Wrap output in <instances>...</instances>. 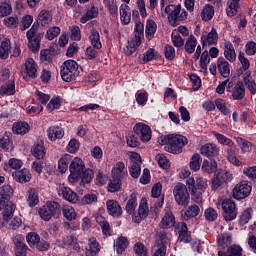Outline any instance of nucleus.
<instances>
[{
    "mask_svg": "<svg viewBox=\"0 0 256 256\" xmlns=\"http://www.w3.org/2000/svg\"><path fill=\"white\" fill-rule=\"evenodd\" d=\"M145 37V26L141 22H137L134 28V37L128 41L124 48L126 55H133L137 51V47L141 45L142 39Z\"/></svg>",
    "mask_w": 256,
    "mask_h": 256,
    "instance_id": "1",
    "label": "nucleus"
},
{
    "mask_svg": "<svg viewBox=\"0 0 256 256\" xmlns=\"http://www.w3.org/2000/svg\"><path fill=\"white\" fill-rule=\"evenodd\" d=\"M37 31H39V24H33L30 30L26 33L28 48L32 53L39 52V49H41V39H43L45 35L44 33Z\"/></svg>",
    "mask_w": 256,
    "mask_h": 256,
    "instance_id": "2",
    "label": "nucleus"
},
{
    "mask_svg": "<svg viewBox=\"0 0 256 256\" xmlns=\"http://www.w3.org/2000/svg\"><path fill=\"white\" fill-rule=\"evenodd\" d=\"M63 81L71 83L79 77V64L75 60H67L63 63L60 71Z\"/></svg>",
    "mask_w": 256,
    "mask_h": 256,
    "instance_id": "3",
    "label": "nucleus"
},
{
    "mask_svg": "<svg viewBox=\"0 0 256 256\" xmlns=\"http://www.w3.org/2000/svg\"><path fill=\"white\" fill-rule=\"evenodd\" d=\"M165 13L168 15V21L172 27H177L181 21L187 19V12H181V5H168L165 8Z\"/></svg>",
    "mask_w": 256,
    "mask_h": 256,
    "instance_id": "4",
    "label": "nucleus"
},
{
    "mask_svg": "<svg viewBox=\"0 0 256 256\" xmlns=\"http://www.w3.org/2000/svg\"><path fill=\"white\" fill-rule=\"evenodd\" d=\"M39 215L43 221H51L53 217L57 219L61 215V205L57 202H48L40 208Z\"/></svg>",
    "mask_w": 256,
    "mask_h": 256,
    "instance_id": "5",
    "label": "nucleus"
},
{
    "mask_svg": "<svg viewBox=\"0 0 256 256\" xmlns=\"http://www.w3.org/2000/svg\"><path fill=\"white\" fill-rule=\"evenodd\" d=\"M187 143H189V141L187 140V137L172 134V137L170 138V144H168L167 146H164V149L168 153L179 155V153H182L183 147H185Z\"/></svg>",
    "mask_w": 256,
    "mask_h": 256,
    "instance_id": "6",
    "label": "nucleus"
},
{
    "mask_svg": "<svg viewBox=\"0 0 256 256\" xmlns=\"http://www.w3.org/2000/svg\"><path fill=\"white\" fill-rule=\"evenodd\" d=\"M173 195L178 205H181L182 207L189 205L190 196L185 184L178 183L173 189Z\"/></svg>",
    "mask_w": 256,
    "mask_h": 256,
    "instance_id": "7",
    "label": "nucleus"
},
{
    "mask_svg": "<svg viewBox=\"0 0 256 256\" xmlns=\"http://www.w3.org/2000/svg\"><path fill=\"white\" fill-rule=\"evenodd\" d=\"M69 169L71 174L69 175L68 179L70 183H75V181H78L79 177H81V174L85 169V163H83V160H81V158L76 157L70 163Z\"/></svg>",
    "mask_w": 256,
    "mask_h": 256,
    "instance_id": "8",
    "label": "nucleus"
},
{
    "mask_svg": "<svg viewBox=\"0 0 256 256\" xmlns=\"http://www.w3.org/2000/svg\"><path fill=\"white\" fill-rule=\"evenodd\" d=\"M186 185L191 193L203 194L207 189V180L205 178H188Z\"/></svg>",
    "mask_w": 256,
    "mask_h": 256,
    "instance_id": "9",
    "label": "nucleus"
},
{
    "mask_svg": "<svg viewBox=\"0 0 256 256\" xmlns=\"http://www.w3.org/2000/svg\"><path fill=\"white\" fill-rule=\"evenodd\" d=\"M221 205L224 211L223 217L225 221H233V219H237V206L233 200L224 199Z\"/></svg>",
    "mask_w": 256,
    "mask_h": 256,
    "instance_id": "10",
    "label": "nucleus"
},
{
    "mask_svg": "<svg viewBox=\"0 0 256 256\" xmlns=\"http://www.w3.org/2000/svg\"><path fill=\"white\" fill-rule=\"evenodd\" d=\"M143 161L141 160V155L139 153H132L130 156V167L129 173L133 179H139L141 175V165Z\"/></svg>",
    "mask_w": 256,
    "mask_h": 256,
    "instance_id": "11",
    "label": "nucleus"
},
{
    "mask_svg": "<svg viewBox=\"0 0 256 256\" xmlns=\"http://www.w3.org/2000/svg\"><path fill=\"white\" fill-rule=\"evenodd\" d=\"M134 133L138 135L140 141L149 143L151 141V127L146 124L138 123L134 126Z\"/></svg>",
    "mask_w": 256,
    "mask_h": 256,
    "instance_id": "12",
    "label": "nucleus"
},
{
    "mask_svg": "<svg viewBox=\"0 0 256 256\" xmlns=\"http://www.w3.org/2000/svg\"><path fill=\"white\" fill-rule=\"evenodd\" d=\"M251 194V187L247 182H241L236 185L233 189V197L234 199H245V197H249Z\"/></svg>",
    "mask_w": 256,
    "mask_h": 256,
    "instance_id": "13",
    "label": "nucleus"
},
{
    "mask_svg": "<svg viewBox=\"0 0 256 256\" xmlns=\"http://www.w3.org/2000/svg\"><path fill=\"white\" fill-rule=\"evenodd\" d=\"M201 41L203 47H211V45H217V41H219V34H217V30L212 28L209 33L203 34Z\"/></svg>",
    "mask_w": 256,
    "mask_h": 256,
    "instance_id": "14",
    "label": "nucleus"
},
{
    "mask_svg": "<svg viewBox=\"0 0 256 256\" xmlns=\"http://www.w3.org/2000/svg\"><path fill=\"white\" fill-rule=\"evenodd\" d=\"M53 21V15L51 12L47 10H42L37 18V23H34V25H41V27H49L51 25V22Z\"/></svg>",
    "mask_w": 256,
    "mask_h": 256,
    "instance_id": "15",
    "label": "nucleus"
},
{
    "mask_svg": "<svg viewBox=\"0 0 256 256\" xmlns=\"http://www.w3.org/2000/svg\"><path fill=\"white\" fill-rule=\"evenodd\" d=\"M200 153L204 157H217L219 155V147L214 143H207L200 148Z\"/></svg>",
    "mask_w": 256,
    "mask_h": 256,
    "instance_id": "16",
    "label": "nucleus"
},
{
    "mask_svg": "<svg viewBox=\"0 0 256 256\" xmlns=\"http://www.w3.org/2000/svg\"><path fill=\"white\" fill-rule=\"evenodd\" d=\"M106 207L109 215L112 217H121L123 214V209L121 208V205H119V202L115 200H108L106 202Z\"/></svg>",
    "mask_w": 256,
    "mask_h": 256,
    "instance_id": "17",
    "label": "nucleus"
},
{
    "mask_svg": "<svg viewBox=\"0 0 256 256\" xmlns=\"http://www.w3.org/2000/svg\"><path fill=\"white\" fill-rule=\"evenodd\" d=\"M127 168H125L124 162H117L112 169V177L114 179H126L127 177Z\"/></svg>",
    "mask_w": 256,
    "mask_h": 256,
    "instance_id": "18",
    "label": "nucleus"
},
{
    "mask_svg": "<svg viewBox=\"0 0 256 256\" xmlns=\"http://www.w3.org/2000/svg\"><path fill=\"white\" fill-rule=\"evenodd\" d=\"M13 179L18 183H29L31 181V172L27 168L16 170L12 174Z\"/></svg>",
    "mask_w": 256,
    "mask_h": 256,
    "instance_id": "19",
    "label": "nucleus"
},
{
    "mask_svg": "<svg viewBox=\"0 0 256 256\" xmlns=\"http://www.w3.org/2000/svg\"><path fill=\"white\" fill-rule=\"evenodd\" d=\"M59 195L69 203H77V201H79V197L77 196V193L72 191V189L69 187H62L59 191Z\"/></svg>",
    "mask_w": 256,
    "mask_h": 256,
    "instance_id": "20",
    "label": "nucleus"
},
{
    "mask_svg": "<svg viewBox=\"0 0 256 256\" xmlns=\"http://www.w3.org/2000/svg\"><path fill=\"white\" fill-rule=\"evenodd\" d=\"M217 68L218 71L220 73V75H222V77H229V75H231V68L229 67V62H227V60H225V58L220 57L217 60Z\"/></svg>",
    "mask_w": 256,
    "mask_h": 256,
    "instance_id": "21",
    "label": "nucleus"
},
{
    "mask_svg": "<svg viewBox=\"0 0 256 256\" xmlns=\"http://www.w3.org/2000/svg\"><path fill=\"white\" fill-rule=\"evenodd\" d=\"M232 98L234 101H241L245 99V85L242 81H238L232 91Z\"/></svg>",
    "mask_w": 256,
    "mask_h": 256,
    "instance_id": "22",
    "label": "nucleus"
},
{
    "mask_svg": "<svg viewBox=\"0 0 256 256\" xmlns=\"http://www.w3.org/2000/svg\"><path fill=\"white\" fill-rule=\"evenodd\" d=\"M47 133L50 141H57V139H63V136L65 135V131H63V128L59 126H52L48 128Z\"/></svg>",
    "mask_w": 256,
    "mask_h": 256,
    "instance_id": "23",
    "label": "nucleus"
},
{
    "mask_svg": "<svg viewBox=\"0 0 256 256\" xmlns=\"http://www.w3.org/2000/svg\"><path fill=\"white\" fill-rule=\"evenodd\" d=\"M15 209H17V207L13 202L9 203L8 205L4 206V208H2V217L5 223H9L13 219Z\"/></svg>",
    "mask_w": 256,
    "mask_h": 256,
    "instance_id": "24",
    "label": "nucleus"
},
{
    "mask_svg": "<svg viewBox=\"0 0 256 256\" xmlns=\"http://www.w3.org/2000/svg\"><path fill=\"white\" fill-rule=\"evenodd\" d=\"M149 215V206H147V200H141L138 215L134 217L135 223H139L141 219H146Z\"/></svg>",
    "mask_w": 256,
    "mask_h": 256,
    "instance_id": "25",
    "label": "nucleus"
},
{
    "mask_svg": "<svg viewBox=\"0 0 256 256\" xmlns=\"http://www.w3.org/2000/svg\"><path fill=\"white\" fill-rule=\"evenodd\" d=\"M24 65L28 77H31V79L37 78V63H35V60L28 58Z\"/></svg>",
    "mask_w": 256,
    "mask_h": 256,
    "instance_id": "26",
    "label": "nucleus"
},
{
    "mask_svg": "<svg viewBox=\"0 0 256 256\" xmlns=\"http://www.w3.org/2000/svg\"><path fill=\"white\" fill-rule=\"evenodd\" d=\"M159 225L161 229H169L173 227L175 225V216L173 213L170 211L165 212V215Z\"/></svg>",
    "mask_w": 256,
    "mask_h": 256,
    "instance_id": "27",
    "label": "nucleus"
},
{
    "mask_svg": "<svg viewBox=\"0 0 256 256\" xmlns=\"http://www.w3.org/2000/svg\"><path fill=\"white\" fill-rule=\"evenodd\" d=\"M131 9L129 5L122 4L120 6V19L124 25H129L131 23Z\"/></svg>",
    "mask_w": 256,
    "mask_h": 256,
    "instance_id": "28",
    "label": "nucleus"
},
{
    "mask_svg": "<svg viewBox=\"0 0 256 256\" xmlns=\"http://www.w3.org/2000/svg\"><path fill=\"white\" fill-rule=\"evenodd\" d=\"M224 55L225 58L233 63L237 59V54L235 53V48L231 42H226L224 45Z\"/></svg>",
    "mask_w": 256,
    "mask_h": 256,
    "instance_id": "29",
    "label": "nucleus"
},
{
    "mask_svg": "<svg viewBox=\"0 0 256 256\" xmlns=\"http://www.w3.org/2000/svg\"><path fill=\"white\" fill-rule=\"evenodd\" d=\"M32 155L35 157V159H44L45 158V146L43 144V141H40L33 145L32 149Z\"/></svg>",
    "mask_w": 256,
    "mask_h": 256,
    "instance_id": "30",
    "label": "nucleus"
},
{
    "mask_svg": "<svg viewBox=\"0 0 256 256\" xmlns=\"http://www.w3.org/2000/svg\"><path fill=\"white\" fill-rule=\"evenodd\" d=\"M29 129H31V127L27 122H17L12 127V131L17 135H25L29 133Z\"/></svg>",
    "mask_w": 256,
    "mask_h": 256,
    "instance_id": "31",
    "label": "nucleus"
},
{
    "mask_svg": "<svg viewBox=\"0 0 256 256\" xmlns=\"http://www.w3.org/2000/svg\"><path fill=\"white\" fill-rule=\"evenodd\" d=\"M243 255V248L241 246L232 245L230 246L226 253L225 252H218V256H241Z\"/></svg>",
    "mask_w": 256,
    "mask_h": 256,
    "instance_id": "32",
    "label": "nucleus"
},
{
    "mask_svg": "<svg viewBox=\"0 0 256 256\" xmlns=\"http://www.w3.org/2000/svg\"><path fill=\"white\" fill-rule=\"evenodd\" d=\"M99 243L97 242V239L95 237H91L89 239V248L86 249V256H97V253H99Z\"/></svg>",
    "mask_w": 256,
    "mask_h": 256,
    "instance_id": "33",
    "label": "nucleus"
},
{
    "mask_svg": "<svg viewBox=\"0 0 256 256\" xmlns=\"http://www.w3.org/2000/svg\"><path fill=\"white\" fill-rule=\"evenodd\" d=\"M27 203L29 207H35L39 203V194L35 188H30L27 191Z\"/></svg>",
    "mask_w": 256,
    "mask_h": 256,
    "instance_id": "34",
    "label": "nucleus"
},
{
    "mask_svg": "<svg viewBox=\"0 0 256 256\" xmlns=\"http://www.w3.org/2000/svg\"><path fill=\"white\" fill-rule=\"evenodd\" d=\"M89 39H90L91 45H92V47H94V49H101V47H102L101 36H99V31H97V29L94 28L90 31Z\"/></svg>",
    "mask_w": 256,
    "mask_h": 256,
    "instance_id": "35",
    "label": "nucleus"
},
{
    "mask_svg": "<svg viewBox=\"0 0 256 256\" xmlns=\"http://www.w3.org/2000/svg\"><path fill=\"white\" fill-rule=\"evenodd\" d=\"M244 85L248 88L251 95L256 94V83L250 73H246L243 78Z\"/></svg>",
    "mask_w": 256,
    "mask_h": 256,
    "instance_id": "36",
    "label": "nucleus"
},
{
    "mask_svg": "<svg viewBox=\"0 0 256 256\" xmlns=\"http://www.w3.org/2000/svg\"><path fill=\"white\" fill-rule=\"evenodd\" d=\"M145 33L148 41H151V39L155 37V33H157V23L153 20H148L146 23Z\"/></svg>",
    "mask_w": 256,
    "mask_h": 256,
    "instance_id": "37",
    "label": "nucleus"
},
{
    "mask_svg": "<svg viewBox=\"0 0 256 256\" xmlns=\"http://www.w3.org/2000/svg\"><path fill=\"white\" fill-rule=\"evenodd\" d=\"M96 223L101 227L103 235H111V225H109V222L105 217H96Z\"/></svg>",
    "mask_w": 256,
    "mask_h": 256,
    "instance_id": "38",
    "label": "nucleus"
},
{
    "mask_svg": "<svg viewBox=\"0 0 256 256\" xmlns=\"http://www.w3.org/2000/svg\"><path fill=\"white\" fill-rule=\"evenodd\" d=\"M69 163H71V155L66 154L62 156L58 161V169L60 173H66L69 168Z\"/></svg>",
    "mask_w": 256,
    "mask_h": 256,
    "instance_id": "39",
    "label": "nucleus"
},
{
    "mask_svg": "<svg viewBox=\"0 0 256 256\" xmlns=\"http://www.w3.org/2000/svg\"><path fill=\"white\" fill-rule=\"evenodd\" d=\"M240 1L241 0H229L228 1V7L226 8L228 17H235V15H237Z\"/></svg>",
    "mask_w": 256,
    "mask_h": 256,
    "instance_id": "40",
    "label": "nucleus"
},
{
    "mask_svg": "<svg viewBox=\"0 0 256 256\" xmlns=\"http://www.w3.org/2000/svg\"><path fill=\"white\" fill-rule=\"evenodd\" d=\"M195 47H197V39L195 36L190 35L185 42L184 49L186 53L191 55L192 53H195Z\"/></svg>",
    "mask_w": 256,
    "mask_h": 256,
    "instance_id": "41",
    "label": "nucleus"
},
{
    "mask_svg": "<svg viewBox=\"0 0 256 256\" xmlns=\"http://www.w3.org/2000/svg\"><path fill=\"white\" fill-rule=\"evenodd\" d=\"M114 247L119 255L129 247V241H127V238L120 237L116 240Z\"/></svg>",
    "mask_w": 256,
    "mask_h": 256,
    "instance_id": "42",
    "label": "nucleus"
},
{
    "mask_svg": "<svg viewBox=\"0 0 256 256\" xmlns=\"http://www.w3.org/2000/svg\"><path fill=\"white\" fill-rule=\"evenodd\" d=\"M202 171L204 173H208V175H210L211 173H215V171H217V162L214 160L210 162L207 160H204L202 164Z\"/></svg>",
    "mask_w": 256,
    "mask_h": 256,
    "instance_id": "43",
    "label": "nucleus"
},
{
    "mask_svg": "<svg viewBox=\"0 0 256 256\" xmlns=\"http://www.w3.org/2000/svg\"><path fill=\"white\" fill-rule=\"evenodd\" d=\"M214 15H215V9H213V6L211 5L204 6L201 12V17L203 21H211Z\"/></svg>",
    "mask_w": 256,
    "mask_h": 256,
    "instance_id": "44",
    "label": "nucleus"
},
{
    "mask_svg": "<svg viewBox=\"0 0 256 256\" xmlns=\"http://www.w3.org/2000/svg\"><path fill=\"white\" fill-rule=\"evenodd\" d=\"M136 207H137V196L135 194H131L126 204L127 213H129V215H133V213H135Z\"/></svg>",
    "mask_w": 256,
    "mask_h": 256,
    "instance_id": "45",
    "label": "nucleus"
},
{
    "mask_svg": "<svg viewBox=\"0 0 256 256\" xmlns=\"http://www.w3.org/2000/svg\"><path fill=\"white\" fill-rule=\"evenodd\" d=\"M201 213V209L197 205H191L184 212V219H191V217H197Z\"/></svg>",
    "mask_w": 256,
    "mask_h": 256,
    "instance_id": "46",
    "label": "nucleus"
},
{
    "mask_svg": "<svg viewBox=\"0 0 256 256\" xmlns=\"http://www.w3.org/2000/svg\"><path fill=\"white\" fill-rule=\"evenodd\" d=\"M122 181L123 180L121 178L112 177V180L108 185V191H110V193H117V191L121 189Z\"/></svg>",
    "mask_w": 256,
    "mask_h": 256,
    "instance_id": "47",
    "label": "nucleus"
},
{
    "mask_svg": "<svg viewBox=\"0 0 256 256\" xmlns=\"http://www.w3.org/2000/svg\"><path fill=\"white\" fill-rule=\"evenodd\" d=\"M99 15V11H97V8L92 7L90 10H88L84 16L80 18L81 23H87V21H91V19H95Z\"/></svg>",
    "mask_w": 256,
    "mask_h": 256,
    "instance_id": "48",
    "label": "nucleus"
},
{
    "mask_svg": "<svg viewBox=\"0 0 256 256\" xmlns=\"http://www.w3.org/2000/svg\"><path fill=\"white\" fill-rule=\"evenodd\" d=\"M11 46L9 44V40H4L0 44V59H7L9 57V51Z\"/></svg>",
    "mask_w": 256,
    "mask_h": 256,
    "instance_id": "49",
    "label": "nucleus"
},
{
    "mask_svg": "<svg viewBox=\"0 0 256 256\" xmlns=\"http://www.w3.org/2000/svg\"><path fill=\"white\" fill-rule=\"evenodd\" d=\"M62 214L68 221H75L77 219V213L73 207L67 206L62 209Z\"/></svg>",
    "mask_w": 256,
    "mask_h": 256,
    "instance_id": "50",
    "label": "nucleus"
},
{
    "mask_svg": "<svg viewBox=\"0 0 256 256\" xmlns=\"http://www.w3.org/2000/svg\"><path fill=\"white\" fill-rule=\"evenodd\" d=\"M167 243H169V236L165 231H160L156 234V243L155 245H164L167 247Z\"/></svg>",
    "mask_w": 256,
    "mask_h": 256,
    "instance_id": "51",
    "label": "nucleus"
},
{
    "mask_svg": "<svg viewBox=\"0 0 256 256\" xmlns=\"http://www.w3.org/2000/svg\"><path fill=\"white\" fill-rule=\"evenodd\" d=\"M0 197L11 201V197H13V188L10 185L0 187Z\"/></svg>",
    "mask_w": 256,
    "mask_h": 256,
    "instance_id": "52",
    "label": "nucleus"
},
{
    "mask_svg": "<svg viewBox=\"0 0 256 256\" xmlns=\"http://www.w3.org/2000/svg\"><path fill=\"white\" fill-rule=\"evenodd\" d=\"M4 24L9 29H17L19 27V18L17 16H10L4 18Z\"/></svg>",
    "mask_w": 256,
    "mask_h": 256,
    "instance_id": "53",
    "label": "nucleus"
},
{
    "mask_svg": "<svg viewBox=\"0 0 256 256\" xmlns=\"http://www.w3.org/2000/svg\"><path fill=\"white\" fill-rule=\"evenodd\" d=\"M40 239H41V237H39V234H37L35 232H30L26 236L28 245L32 248H35L37 246V243L39 242Z\"/></svg>",
    "mask_w": 256,
    "mask_h": 256,
    "instance_id": "54",
    "label": "nucleus"
},
{
    "mask_svg": "<svg viewBox=\"0 0 256 256\" xmlns=\"http://www.w3.org/2000/svg\"><path fill=\"white\" fill-rule=\"evenodd\" d=\"M201 161V155L194 154L190 161V169H192V171H199V169H201Z\"/></svg>",
    "mask_w": 256,
    "mask_h": 256,
    "instance_id": "55",
    "label": "nucleus"
},
{
    "mask_svg": "<svg viewBox=\"0 0 256 256\" xmlns=\"http://www.w3.org/2000/svg\"><path fill=\"white\" fill-rule=\"evenodd\" d=\"M218 245L220 247H223L225 249L226 247H229L231 245V235L229 234H221L217 238Z\"/></svg>",
    "mask_w": 256,
    "mask_h": 256,
    "instance_id": "56",
    "label": "nucleus"
},
{
    "mask_svg": "<svg viewBox=\"0 0 256 256\" xmlns=\"http://www.w3.org/2000/svg\"><path fill=\"white\" fill-rule=\"evenodd\" d=\"M1 95H14L15 94V81H10L8 85L2 86L0 89Z\"/></svg>",
    "mask_w": 256,
    "mask_h": 256,
    "instance_id": "57",
    "label": "nucleus"
},
{
    "mask_svg": "<svg viewBox=\"0 0 256 256\" xmlns=\"http://www.w3.org/2000/svg\"><path fill=\"white\" fill-rule=\"evenodd\" d=\"M93 170L91 169H84L83 172L81 173V177L79 179H82V183L87 184L93 181Z\"/></svg>",
    "mask_w": 256,
    "mask_h": 256,
    "instance_id": "58",
    "label": "nucleus"
},
{
    "mask_svg": "<svg viewBox=\"0 0 256 256\" xmlns=\"http://www.w3.org/2000/svg\"><path fill=\"white\" fill-rule=\"evenodd\" d=\"M211 61V58L209 57V52L205 50L200 58V67L202 71H207V65H209V62Z\"/></svg>",
    "mask_w": 256,
    "mask_h": 256,
    "instance_id": "59",
    "label": "nucleus"
},
{
    "mask_svg": "<svg viewBox=\"0 0 256 256\" xmlns=\"http://www.w3.org/2000/svg\"><path fill=\"white\" fill-rule=\"evenodd\" d=\"M214 136L221 145H227L228 147H233V145H235L231 139L227 138L223 134L214 133Z\"/></svg>",
    "mask_w": 256,
    "mask_h": 256,
    "instance_id": "60",
    "label": "nucleus"
},
{
    "mask_svg": "<svg viewBox=\"0 0 256 256\" xmlns=\"http://www.w3.org/2000/svg\"><path fill=\"white\" fill-rule=\"evenodd\" d=\"M152 256H165L167 255V246L165 245H154L152 248Z\"/></svg>",
    "mask_w": 256,
    "mask_h": 256,
    "instance_id": "61",
    "label": "nucleus"
},
{
    "mask_svg": "<svg viewBox=\"0 0 256 256\" xmlns=\"http://www.w3.org/2000/svg\"><path fill=\"white\" fill-rule=\"evenodd\" d=\"M156 161L158 162V165L162 167V169H169V167H171L169 160L163 154L156 155Z\"/></svg>",
    "mask_w": 256,
    "mask_h": 256,
    "instance_id": "62",
    "label": "nucleus"
},
{
    "mask_svg": "<svg viewBox=\"0 0 256 256\" xmlns=\"http://www.w3.org/2000/svg\"><path fill=\"white\" fill-rule=\"evenodd\" d=\"M134 251L138 256H147V248L143 243H136L134 245Z\"/></svg>",
    "mask_w": 256,
    "mask_h": 256,
    "instance_id": "63",
    "label": "nucleus"
},
{
    "mask_svg": "<svg viewBox=\"0 0 256 256\" xmlns=\"http://www.w3.org/2000/svg\"><path fill=\"white\" fill-rule=\"evenodd\" d=\"M246 55L253 56L256 53V43L254 41H249L245 45Z\"/></svg>",
    "mask_w": 256,
    "mask_h": 256,
    "instance_id": "64",
    "label": "nucleus"
}]
</instances>
